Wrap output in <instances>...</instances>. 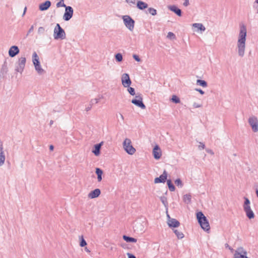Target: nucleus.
<instances>
[{"label":"nucleus","instance_id":"nucleus-1","mask_svg":"<svg viewBox=\"0 0 258 258\" xmlns=\"http://www.w3.org/2000/svg\"><path fill=\"white\" fill-rule=\"evenodd\" d=\"M247 34L246 28L244 25L240 27L237 42V53L239 56L244 55L246 47V37Z\"/></svg>","mask_w":258,"mask_h":258},{"label":"nucleus","instance_id":"nucleus-2","mask_svg":"<svg viewBox=\"0 0 258 258\" xmlns=\"http://www.w3.org/2000/svg\"><path fill=\"white\" fill-rule=\"evenodd\" d=\"M197 218L201 228L206 231H209L210 226L208 220L202 212L197 213Z\"/></svg>","mask_w":258,"mask_h":258},{"label":"nucleus","instance_id":"nucleus-3","mask_svg":"<svg viewBox=\"0 0 258 258\" xmlns=\"http://www.w3.org/2000/svg\"><path fill=\"white\" fill-rule=\"evenodd\" d=\"M53 37L56 40L64 39L66 38V33L64 30L60 27L59 24H56L54 29Z\"/></svg>","mask_w":258,"mask_h":258},{"label":"nucleus","instance_id":"nucleus-4","mask_svg":"<svg viewBox=\"0 0 258 258\" xmlns=\"http://www.w3.org/2000/svg\"><path fill=\"white\" fill-rule=\"evenodd\" d=\"M122 145L124 150L129 155H133L136 152V149L132 146V141L130 139H125L122 143Z\"/></svg>","mask_w":258,"mask_h":258},{"label":"nucleus","instance_id":"nucleus-5","mask_svg":"<svg viewBox=\"0 0 258 258\" xmlns=\"http://www.w3.org/2000/svg\"><path fill=\"white\" fill-rule=\"evenodd\" d=\"M122 18L124 24L128 30L132 31L134 30L135 27V21L130 16L128 15L123 16Z\"/></svg>","mask_w":258,"mask_h":258},{"label":"nucleus","instance_id":"nucleus-6","mask_svg":"<svg viewBox=\"0 0 258 258\" xmlns=\"http://www.w3.org/2000/svg\"><path fill=\"white\" fill-rule=\"evenodd\" d=\"M26 61V59L25 57H20L16 63L15 71L21 74L25 68Z\"/></svg>","mask_w":258,"mask_h":258},{"label":"nucleus","instance_id":"nucleus-7","mask_svg":"<svg viewBox=\"0 0 258 258\" xmlns=\"http://www.w3.org/2000/svg\"><path fill=\"white\" fill-rule=\"evenodd\" d=\"M234 258H248L247 256V251L242 247H238L235 251Z\"/></svg>","mask_w":258,"mask_h":258},{"label":"nucleus","instance_id":"nucleus-8","mask_svg":"<svg viewBox=\"0 0 258 258\" xmlns=\"http://www.w3.org/2000/svg\"><path fill=\"white\" fill-rule=\"evenodd\" d=\"M132 103L142 109H145L146 106L143 102V98L141 95H137L135 99L132 100Z\"/></svg>","mask_w":258,"mask_h":258},{"label":"nucleus","instance_id":"nucleus-9","mask_svg":"<svg viewBox=\"0 0 258 258\" xmlns=\"http://www.w3.org/2000/svg\"><path fill=\"white\" fill-rule=\"evenodd\" d=\"M74 10L71 6H68L65 8V12L63 15V19L66 21H69L73 17Z\"/></svg>","mask_w":258,"mask_h":258},{"label":"nucleus","instance_id":"nucleus-10","mask_svg":"<svg viewBox=\"0 0 258 258\" xmlns=\"http://www.w3.org/2000/svg\"><path fill=\"white\" fill-rule=\"evenodd\" d=\"M248 123L254 132L258 131V120L256 117L254 116L250 117L248 119Z\"/></svg>","mask_w":258,"mask_h":258},{"label":"nucleus","instance_id":"nucleus-11","mask_svg":"<svg viewBox=\"0 0 258 258\" xmlns=\"http://www.w3.org/2000/svg\"><path fill=\"white\" fill-rule=\"evenodd\" d=\"M121 83L122 86L126 88L128 87L132 84L129 75L127 73H124L121 76Z\"/></svg>","mask_w":258,"mask_h":258},{"label":"nucleus","instance_id":"nucleus-12","mask_svg":"<svg viewBox=\"0 0 258 258\" xmlns=\"http://www.w3.org/2000/svg\"><path fill=\"white\" fill-rule=\"evenodd\" d=\"M167 173L166 170L163 171V173L159 177H156L154 179L155 183H164L167 179Z\"/></svg>","mask_w":258,"mask_h":258},{"label":"nucleus","instance_id":"nucleus-13","mask_svg":"<svg viewBox=\"0 0 258 258\" xmlns=\"http://www.w3.org/2000/svg\"><path fill=\"white\" fill-rule=\"evenodd\" d=\"M153 155L155 159H159L162 156L161 150L158 145H156L153 150Z\"/></svg>","mask_w":258,"mask_h":258},{"label":"nucleus","instance_id":"nucleus-14","mask_svg":"<svg viewBox=\"0 0 258 258\" xmlns=\"http://www.w3.org/2000/svg\"><path fill=\"white\" fill-rule=\"evenodd\" d=\"M168 218L167 223L170 227H177L179 226V222L175 219L171 218L169 215H167Z\"/></svg>","mask_w":258,"mask_h":258},{"label":"nucleus","instance_id":"nucleus-15","mask_svg":"<svg viewBox=\"0 0 258 258\" xmlns=\"http://www.w3.org/2000/svg\"><path fill=\"white\" fill-rule=\"evenodd\" d=\"M19 49L17 46H12L9 50V55L10 57H13L19 53Z\"/></svg>","mask_w":258,"mask_h":258},{"label":"nucleus","instance_id":"nucleus-16","mask_svg":"<svg viewBox=\"0 0 258 258\" xmlns=\"http://www.w3.org/2000/svg\"><path fill=\"white\" fill-rule=\"evenodd\" d=\"M51 2L49 1H46L44 3H41L39 6V9L41 11H44L49 9L51 6Z\"/></svg>","mask_w":258,"mask_h":258},{"label":"nucleus","instance_id":"nucleus-17","mask_svg":"<svg viewBox=\"0 0 258 258\" xmlns=\"http://www.w3.org/2000/svg\"><path fill=\"white\" fill-rule=\"evenodd\" d=\"M101 194V191L99 188H96L93 191H91L88 194V198L90 199H94L99 196Z\"/></svg>","mask_w":258,"mask_h":258},{"label":"nucleus","instance_id":"nucleus-18","mask_svg":"<svg viewBox=\"0 0 258 258\" xmlns=\"http://www.w3.org/2000/svg\"><path fill=\"white\" fill-rule=\"evenodd\" d=\"M169 10L171 11L172 12L175 13L177 16H181V11L180 9H178L176 6H169L168 7Z\"/></svg>","mask_w":258,"mask_h":258},{"label":"nucleus","instance_id":"nucleus-19","mask_svg":"<svg viewBox=\"0 0 258 258\" xmlns=\"http://www.w3.org/2000/svg\"><path fill=\"white\" fill-rule=\"evenodd\" d=\"M103 144V142H101L99 144H97L95 145L94 149L92 151V152L96 156H98L100 153V149L102 145Z\"/></svg>","mask_w":258,"mask_h":258},{"label":"nucleus","instance_id":"nucleus-20","mask_svg":"<svg viewBox=\"0 0 258 258\" xmlns=\"http://www.w3.org/2000/svg\"><path fill=\"white\" fill-rule=\"evenodd\" d=\"M137 7L138 9L143 10L148 8V4L142 1H139L137 2Z\"/></svg>","mask_w":258,"mask_h":258},{"label":"nucleus","instance_id":"nucleus-21","mask_svg":"<svg viewBox=\"0 0 258 258\" xmlns=\"http://www.w3.org/2000/svg\"><path fill=\"white\" fill-rule=\"evenodd\" d=\"M95 173L97 175V180L98 182H100L102 179V175L103 174V171L99 168H96L95 169Z\"/></svg>","mask_w":258,"mask_h":258},{"label":"nucleus","instance_id":"nucleus-22","mask_svg":"<svg viewBox=\"0 0 258 258\" xmlns=\"http://www.w3.org/2000/svg\"><path fill=\"white\" fill-rule=\"evenodd\" d=\"M32 61L34 66L40 64L39 57L36 52H34L32 55Z\"/></svg>","mask_w":258,"mask_h":258},{"label":"nucleus","instance_id":"nucleus-23","mask_svg":"<svg viewBox=\"0 0 258 258\" xmlns=\"http://www.w3.org/2000/svg\"><path fill=\"white\" fill-rule=\"evenodd\" d=\"M34 67L35 70L39 75H41L45 73V71L42 68L40 63L35 65Z\"/></svg>","mask_w":258,"mask_h":258},{"label":"nucleus","instance_id":"nucleus-24","mask_svg":"<svg viewBox=\"0 0 258 258\" xmlns=\"http://www.w3.org/2000/svg\"><path fill=\"white\" fill-rule=\"evenodd\" d=\"M124 240H125L127 242H136L137 241V239L133 238L127 236L126 235H123L122 237Z\"/></svg>","mask_w":258,"mask_h":258},{"label":"nucleus","instance_id":"nucleus-25","mask_svg":"<svg viewBox=\"0 0 258 258\" xmlns=\"http://www.w3.org/2000/svg\"><path fill=\"white\" fill-rule=\"evenodd\" d=\"M192 27L198 28L202 31H204L206 30L205 26L201 23H194L192 24Z\"/></svg>","mask_w":258,"mask_h":258},{"label":"nucleus","instance_id":"nucleus-26","mask_svg":"<svg viewBox=\"0 0 258 258\" xmlns=\"http://www.w3.org/2000/svg\"><path fill=\"white\" fill-rule=\"evenodd\" d=\"M245 213L246 216L250 219H253L254 217V214L251 209L245 211Z\"/></svg>","mask_w":258,"mask_h":258},{"label":"nucleus","instance_id":"nucleus-27","mask_svg":"<svg viewBox=\"0 0 258 258\" xmlns=\"http://www.w3.org/2000/svg\"><path fill=\"white\" fill-rule=\"evenodd\" d=\"M196 83L198 85L201 86L203 87H207L208 86L207 83L204 80H197Z\"/></svg>","mask_w":258,"mask_h":258},{"label":"nucleus","instance_id":"nucleus-28","mask_svg":"<svg viewBox=\"0 0 258 258\" xmlns=\"http://www.w3.org/2000/svg\"><path fill=\"white\" fill-rule=\"evenodd\" d=\"M160 199L162 203V204L164 205L166 209L168 208V202L167 200L166 197L165 196H161L160 197Z\"/></svg>","mask_w":258,"mask_h":258},{"label":"nucleus","instance_id":"nucleus-29","mask_svg":"<svg viewBox=\"0 0 258 258\" xmlns=\"http://www.w3.org/2000/svg\"><path fill=\"white\" fill-rule=\"evenodd\" d=\"M167 183L169 189L171 191H173L175 190V186L172 183L171 180L170 179H168L167 180Z\"/></svg>","mask_w":258,"mask_h":258},{"label":"nucleus","instance_id":"nucleus-30","mask_svg":"<svg viewBox=\"0 0 258 258\" xmlns=\"http://www.w3.org/2000/svg\"><path fill=\"white\" fill-rule=\"evenodd\" d=\"M183 200L187 204L190 203L191 202V196L189 194H186L184 195Z\"/></svg>","mask_w":258,"mask_h":258},{"label":"nucleus","instance_id":"nucleus-31","mask_svg":"<svg viewBox=\"0 0 258 258\" xmlns=\"http://www.w3.org/2000/svg\"><path fill=\"white\" fill-rule=\"evenodd\" d=\"M6 160V157L4 152L0 153V167L4 165Z\"/></svg>","mask_w":258,"mask_h":258},{"label":"nucleus","instance_id":"nucleus-32","mask_svg":"<svg viewBox=\"0 0 258 258\" xmlns=\"http://www.w3.org/2000/svg\"><path fill=\"white\" fill-rule=\"evenodd\" d=\"M174 233L175 234L178 239H182L184 237V234L181 231H179L178 230H174Z\"/></svg>","mask_w":258,"mask_h":258},{"label":"nucleus","instance_id":"nucleus-33","mask_svg":"<svg viewBox=\"0 0 258 258\" xmlns=\"http://www.w3.org/2000/svg\"><path fill=\"white\" fill-rule=\"evenodd\" d=\"M147 11L153 16H156L157 14V10L153 8H149Z\"/></svg>","mask_w":258,"mask_h":258},{"label":"nucleus","instance_id":"nucleus-34","mask_svg":"<svg viewBox=\"0 0 258 258\" xmlns=\"http://www.w3.org/2000/svg\"><path fill=\"white\" fill-rule=\"evenodd\" d=\"M7 72L8 68L7 67V65L4 64V65H3L2 68L1 69V74H2L3 76H4L7 73Z\"/></svg>","mask_w":258,"mask_h":258},{"label":"nucleus","instance_id":"nucleus-35","mask_svg":"<svg viewBox=\"0 0 258 258\" xmlns=\"http://www.w3.org/2000/svg\"><path fill=\"white\" fill-rule=\"evenodd\" d=\"M56 6L57 8L64 7L65 8L68 7L64 4V0H60L56 3Z\"/></svg>","mask_w":258,"mask_h":258},{"label":"nucleus","instance_id":"nucleus-36","mask_svg":"<svg viewBox=\"0 0 258 258\" xmlns=\"http://www.w3.org/2000/svg\"><path fill=\"white\" fill-rule=\"evenodd\" d=\"M171 100L175 103H179L180 102L179 98L176 95H173Z\"/></svg>","mask_w":258,"mask_h":258},{"label":"nucleus","instance_id":"nucleus-37","mask_svg":"<svg viewBox=\"0 0 258 258\" xmlns=\"http://www.w3.org/2000/svg\"><path fill=\"white\" fill-rule=\"evenodd\" d=\"M175 184L180 188H181L183 186L182 182L179 178H178L175 180Z\"/></svg>","mask_w":258,"mask_h":258},{"label":"nucleus","instance_id":"nucleus-38","mask_svg":"<svg viewBox=\"0 0 258 258\" xmlns=\"http://www.w3.org/2000/svg\"><path fill=\"white\" fill-rule=\"evenodd\" d=\"M115 57L116 61H117L118 62H120L122 60V55L121 53H117L115 55Z\"/></svg>","mask_w":258,"mask_h":258},{"label":"nucleus","instance_id":"nucleus-39","mask_svg":"<svg viewBox=\"0 0 258 258\" xmlns=\"http://www.w3.org/2000/svg\"><path fill=\"white\" fill-rule=\"evenodd\" d=\"M102 96H99V98H95V99H92L91 101H90V103H91L92 104H93L94 103H98L99 101V100L102 98Z\"/></svg>","mask_w":258,"mask_h":258},{"label":"nucleus","instance_id":"nucleus-40","mask_svg":"<svg viewBox=\"0 0 258 258\" xmlns=\"http://www.w3.org/2000/svg\"><path fill=\"white\" fill-rule=\"evenodd\" d=\"M167 37L170 39H175L176 38L175 34L171 32L168 33Z\"/></svg>","mask_w":258,"mask_h":258},{"label":"nucleus","instance_id":"nucleus-41","mask_svg":"<svg viewBox=\"0 0 258 258\" xmlns=\"http://www.w3.org/2000/svg\"><path fill=\"white\" fill-rule=\"evenodd\" d=\"M127 91L128 92V93L131 95H135V90L134 89V88H132V87H127Z\"/></svg>","mask_w":258,"mask_h":258},{"label":"nucleus","instance_id":"nucleus-42","mask_svg":"<svg viewBox=\"0 0 258 258\" xmlns=\"http://www.w3.org/2000/svg\"><path fill=\"white\" fill-rule=\"evenodd\" d=\"M86 245H87V242L84 240V239L83 238V236H81V242H80V245L81 247H84V246H86Z\"/></svg>","mask_w":258,"mask_h":258},{"label":"nucleus","instance_id":"nucleus-43","mask_svg":"<svg viewBox=\"0 0 258 258\" xmlns=\"http://www.w3.org/2000/svg\"><path fill=\"white\" fill-rule=\"evenodd\" d=\"M45 31V29L43 27H39L38 29V34H42L44 33Z\"/></svg>","mask_w":258,"mask_h":258},{"label":"nucleus","instance_id":"nucleus-44","mask_svg":"<svg viewBox=\"0 0 258 258\" xmlns=\"http://www.w3.org/2000/svg\"><path fill=\"white\" fill-rule=\"evenodd\" d=\"M125 1L130 6L134 5L136 4V0H125Z\"/></svg>","mask_w":258,"mask_h":258},{"label":"nucleus","instance_id":"nucleus-45","mask_svg":"<svg viewBox=\"0 0 258 258\" xmlns=\"http://www.w3.org/2000/svg\"><path fill=\"white\" fill-rule=\"evenodd\" d=\"M244 202L243 205L247 206L248 205H250V202L248 198H247L246 197H244Z\"/></svg>","mask_w":258,"mask_h":258},{"label":"nucleus","instance_id":"nucleus-46","mask_svg":"<svg viewBox=\"0 0 258 258\" xmlns=\"http://www.w3.org/2000/svg\"><path fill=\"white\" fill-rule=\"evenodd\" d=\"M243 207L244 212L251 209L250 205H248L247 206L243 205Z\"/></svg>","mask_w":258,"mask_h":258},{"label":"nucleus","instance_id":"nucleus-47","mask_svg":"<svg viewBox=\"0 0 258 258\" xmlns=\"http://www.w3.org/2000/svg\"><path fill=\"white\" fill-rule=\"evenodd\" d=\"M133 58L137 61L139 62L141 61V59L140 58V57H139L138 55H136V54H134L133 55Z\"/></svg>","mask_w":258,"mask_h":258},{"label":"nucleus","instance_id":"nucleus-48","mask_svg":"<svg viewBox=\"0 0 258 258\" xmlns=\"http://www.w3.org/2000/svg\"><path fill=\"white\" fill-rule=\"evenodd\" d=\"M116 116L117 117H119V118L122 121L124 120V117L121 113H118V114H117Z\"/></svg>","mask_w":258,"mask_h":258},{"label":"nucleus","instance_id":"nucleus-49","mask_svg":"<svg viewBox=\"0 0 258 258\" xmlns=\"http://www.w3.org/2000/svg\"><path fill=\"white\" fill-rule=\"evenodd\" d=\"M34 30V26L32 25L31 27L30 28L29 30L28 31V33L27 34V36H28L30 33L33 31Z\"/></svg>","mask_w":258,"mask_h":258},{"label":"nucleus","instance_id":"nucleus-50","mask_svg":"<svg viewBox=\"0 0 258 258\" xmlns=\"http://www.w3.org/2000/svg\"><path fill=\"white\" fill-rule=\"evenodd\" d=\"M4 152L3 151V144L1 140L0 139V153Z\"/></svg>","mask_w":258,"mask_h":258},{"label":"nucleus","instance_id":"nucleus-51","mask_svg":"<svg viewBox=\"0 0 258 258\" xmlns=\"http://www.w3.org/2000/svg\"><path fill=\"white\" fill-rule=\"evenodd\" d=\"M189 5V0H184L183 5L185 7H187Z\"/></svg>","mask_w":258,"mask_h":258},{"label":"nucleus","instance_id":"nucleus-52","mask_svg":"<svg viewBox=\"0 0 258 258\" xmlns=\"http://www.w3.org/2000/svg\"><path fill=\"white\" fill-rule=\"evenodd\" d=\"M254 4L257 5V6H256L255 8L256 13L258 14V0H255L254 1Z\"/></svg>","mask_w":258,"mask_h":258},{"label":"nucleus","instance_id":"nucleus-53","mask_svg":"<svg viewBox=\"0 0 258 258\" xmlns=\"http://www.w3.org/2000/svg\"><path fill=\"white\" fill-rule=\"evenodd\" d=\"M193 106L194 108H199V107H201L202 106V105L201 104H198L197 103H194L193 104Z\"/></svg>","mask_w":258,"mask_h":258},{"label":"nucleus","instance_id":"nucleus-54","mask_svg":"<svg viewBox=\"0 0 258 258\" xmlns=\"http://www.w3.org/2000/svg\"><path fill=\"white\" fill-rule=\"evenodd\" d=\"M200 149H204L205 148V145L202 143H200V145L199 146Z\"/></svg>","mask_w":258,"mask_h":258},{"label":"nucleus","instance_id":"nucleus-55","mask_svg":"<svg viewBox=\"0 0 258 258\" xmlns=\"http://www.w3.org/2000/svg\"><path fill=\"white\" fill-rule=\"evenodd\" d=\"M195 90L199 92L201 94L203 95L204 94V92L201 89H195Z\"/></svg>","mask_w":258,"mask_h":258},{"label":"nucleus","instance_id":"nucleus-56","mask_svg":"<svg viewBox=\"0 0 258 258\" xmlns=\"http://www.w3.org/2000/svg\"><path fill=\"white\" fill-rule=\"evenodd\" d=\"M93 104H92L91 103H90V105L89 106H88L86 108V111H89L91 108H92V106Z\"/></svg>","mask_w":258,"mask_h":258},{"label":"nucleus","instance_id":"nucleus-57","mask_svg":"<svg viewBox=\"0 0 258 258\" xmlns=\"http://www.w3.org/2000/svg\"><path fill=\"white\" fill-rule=\"evenodd\" d=\"M127 254L128 255V258H136L134 255L131 254L130 253H127Z\"/></svg>","mask_w":258,"mask_h":258},{"label":"nucleus","instance_id":"nucleus-58","mask_svg":"<svg viewBox=\"0 0 258 258\" xmlns=\"http://www.w3.org/2000/svg\"><path fill=\"white\" fill-rule=\"evenodd\" d=\"M26 11H27V7H25L24 9V12H23V15H22V16L23 17L25 15V13L26 12Z\"/></svg>","mask_w":258,"mask_h":258},{"label":"nucleus","instance_id":"nucleus-59","mask_svg":"<svg viewBox=\"0 0 258 258\" xmlns=\"http://www.w3.org/2000/svg\"><path fill=\"white\" fill-rule=\"evenodd\" d=\"M54 149V147H53V145H50L49 146V149L51 151H52Z\"/></svg>","mask_w":258,"mask_h":258},{"label":"nucleus","instance_id":"nucleus-60","mask_svg":"<svg viewBox=\"0 0 258 258\" xmlns=\"http://www.w3.org/2000/svg\"><path fill=\"white\" fill-rule=\"evenodd\" d=\"M53 120H50V125H52L53 124Z\"/></svg>","mask_w":258,"mask_h":258},{"label":"nucleus","instance_id":"nucleus-61","mask_svg":"<svg viewBox=\"0 0 258 258\" xmlns=\"http://www.w3.org/2000/svg\"><path fill=\"white\" fill-rule=\"evenodd\" d=\"M208 152H209V153H211V154H214L213 152H212L211 150H210L209 151H208Z\"/></svg>","mask_w":258,"mask_h":258},{"label":"nucleus","instance_id":"nucleus-62","mask_svg":"<svg viewBox=\"0 0 258 258\" xmlns=\"http://www.w3.org/2000/svg\"><path fill=\"white\" fill-rule=\"evenodd\" d=\"M229 249H230L231 250H233V249L230 247H229Z\"/></svg>","mask_w":258,"mask_h":258},{"label":"nucleus","instance_id":"nucleus-63","mask_svg":"<svg viewBox=\"0 0 258 258\" xmlns=\"http://www.w3.org/2000/svg\"><path fill=\"white\" fill-rule=\"evenodd\" d=\"M85 249H86V251H89V250L87 249V248H85Z\"/></svg>","mask_w":258,"mask_h":258},{"label":"nucleus","instance_id":"nucleus-64","mask_svg":"<svg viewBox=\"0 0 258 258\" xmlns=\"http://www.w3.org/2000/svg\"><path fill=\"white\" fill-rule=\"evenodd\" d=\"M85 249H86V251H89V250L87 249V248H85Z\"/></svg>","mask_w":258,"mask_h":258}]
</instances>
